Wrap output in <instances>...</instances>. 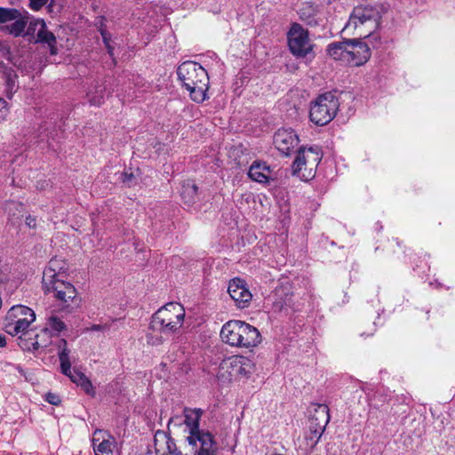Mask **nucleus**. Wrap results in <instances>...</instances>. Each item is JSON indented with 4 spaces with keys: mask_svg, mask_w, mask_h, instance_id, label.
<instances>
[{
    "mask_svg": "<svg viewBox=\"0 0 455 455\" xmlns=\"http://www.w3.org/2000/svg\"><path fill=\"white\" fill-rule=\"evenodd\" d=\"M322 433L319 430H311L308 428V431L305 433V440L307 442V447L314 448L319 442Z\"/></svg>",
    "mask_w": 455,
    "mask_h": 455,
    "instance_id": "obj_30",
    "label": "nucleus"
},
{
    "mask_svg": "<svg viewBox=\"0 0 455 455\" xmlns=\"http://www.w3.org/2000/svg\"><path fill=\"white\" fill-rule=\"evenodd\" d=\"M270 173V168L265 163L254 162L248 172V176L259 183H267Z\"/></svg>",
    "mask_w": 455,
    "mask_h": 455,
    "instance_id": "obj_23",
    "label": "nucleus"
},
{
    "mask_svg": "<svg viewBox=\"0 0 455 455\" xmlns=\"http://www.w3.org/2000/svg\"><path fill=\"white\" fill-rule=\"evenodd\" d=\"M36 321L35 311L24 305L12 306L2 321L3 330L9 335L18 336L28 332L31 324Z\"/></svg>",
    "mask_w": 455,
    "mask_h": 455,
    "instance_id": "obj_7",
    "label": "nucleus"
},
{
    "mask_svg": "<svg viewBox=\"0 0 455 455\" xmlns=\"http://www.w3.org/2000/svg\"><path fill=\"white\" fill-rule=\"evenodd\" d=\"M65 272V263L56 258L52 259L43 273V285L51 284L57 280H63L61 277Z\"/></svg>",
    "mask_w": 455,
    "mask_h": 455,
    "instance_id": "obj_20",
    "label": "nucleus"
},
{
    "mask_svg": "<svg viewBox=\"0 0 455 455\" xmlns=\"http://www.w3.org/2000/svg\"><path fill=\"white\" fill-rule=\"evenodd\" d=\"M109 326L108 324H93L90 328L91 331H100L108 330Z\"/></svg>",
    "mask_w": 455,
    "mask_h": 455,
    "instance_id": "obj_40",
    "label": "nucleus"
},
{
    "mask_svg": "<svg viewBox=\"0 0 455 455\" xmlns=\"http://www.w3.org/2000/svg\"><path fill=\"white\" fill-rule=\"evenodd\" d=\"M29 14L26 11L16 8L0 7V24L12 21L11 24L1 26L0 31L14 37L23 36L28 23Z\"/></svg>",
    "mask_w": 455,
    "mask_h": 455,
    "instance_id": "obj_10",
    "label": "nucleus"
},
{
    "mask_svg": "<svg viewBox=\"0 0 455 455\" xmlns=\"http://www.w3.org/2000/svg\"><path fill=\"white\" fill-rule=\"evenodd\" d=\"M67 329L66 323L54 314H52L45 319L43 332L51 337L58 336L62 331Z\"/></svg>",
    "mask_w": 455,
    "mask_h": 455,
    "instance_id": "obj_24",
    "label": "nucleus"
},
{
    "mask_svg": "<svg viewBox=\"0 0 455 455\" xmlns=\"http://www.w3.org/2000/svg\"><path fill=\"white\" fill-rule=\"evenodd\" d=\"M288 45L292 54L298 57L306 56L312 50L307 30L298 23L292 24L288 32Z\"/></svg>",
    "mask_w": 455,
    "mask_h": 455,
    "instance_id": "obj_11",
    "label": "nucleus"
},
{
    "mask_svg": "<svg viewBox=\"0 0 455 455\" xmlns=\"http://www.w3.org/2000/svg\"><path fill=\"white\" fill-rule=\"evenodd\" d=\"M339 107V102L334 93L325 92L319 95L311 103L309 111L311 122L320 126L329 124L337 115Z\"/></svg>",
    "mask_w": 455,
    "mask_h": 455,
    "instance_id": "obj_8",
    "label": "nucleus"
},
{
    "mask_svg": "<svg viewBox=\"0 0 455 455\" xmlns=\"http://www.w3.org/2000/svg\"><path fill=\"white\" fill-rule=\"evenodd\" d=\"M20 347L23 349V350H28V351H36L41 346L39 344V342L37 340L34 341L31 343V345H28V344H20Z\"/></svg>",
    "mask_w": 455,
    "mask_h": 455,
    "instance_id": "obj_38",
    "label": "nucleus"
},
{
    "mask_svg": "<svg viewBox=\"0 0 455 455\" xmlns=\"http://www.w3.org/2000/svg\"><path fill=\"white\" fill-rule=\"evenodd\" d=\"M291 297L292 292L291 291V285L286 283L277 286L268 297L267 300L271 302L273 311L281 312L291 307Z\"/></svg>",
    "mask_w": 455,
    "mask_h": 455,
    "instance_id": "obj_15",
    "label": "nucleus"
},
{
    "mask_svg": "<svg viewBox=\"0 0 455 455\" xmlns=\"http://www.w3.org/2000/svg\"><path fill=\"white\" fill-rule=\"evenodd\" d=\"M314 411L310 415V419L318 423V425L326 427L330 421L329 408L326 404L314 403Z\"/></svg>",
    "mask_w": 455,
    "mask_h": 455,
    "instance_id": "obj_26",
    "label": "nucleus"
},
{
    "mask_svg": "<svg viewBox=\"0 0 455 455\" xmlns=\"http://www.w3.org/2000/svg\"><path fill=\"white\" fill-rule=\"evenodd\" d=\"M40 25V28L37 32L36 42L46 44L49 47L51 55H56L58 53L57 40L52 32L49 31L46 28V24L44 20H37L34 23H30L31 26Z\"/></svg>",
    "mask_w": 455,
    "mask_h": 455,
    "instance_id": "obj_21",
    "label": "nucleus"
},
{
    "mask_svg": "<svg viewBox=\"0 0 455 455\" xmlns=\"http://www.w3.org/2000/svg\"><path fill=\"white\" fill-rule=\"evenodd\" d=\"M177 75L193 101L202 103L207 99L209 76L201 65L195 61H185L179 66Z\"/></svg>",
    "mask_w": 455,
    "mask_h": 455,
    "instance_id": "obj_1",
    "label": "nucleus"
},
{
    "mask_svg": "<svg viewBox=\"0 0 455 455\" xmlns=\"http://www.w3.org/2000/svg\"><path fill=\"white\" fill-rule=\"evenodd\" d=\"M9 112L8 102L4 98H0V123L6 119Z\"/></svg>",
    "mask_w": 455,
    "mask_h": 455,
    "instance_id": "obj_33",
    "label": "nucleus"
},
{
    "mask_svg": "<svg viewBox=\"0 0 455 455\" xmlns=\"http://www.w3.org/2000/svg\"><path fill=\"white\" fill-rule=\"evenodd\" d=\"M4 209L8 216L12 218V220H14L20 219L24 211V206L19 202L10 201L5 204Z\"/></svg>",
    "mask_w": 455,
    "mask_h": 455,
    "instance_id": "obj_29",
    "label": "nucleus"
},
{
    "mask_svg": "<svg viewBox=\"0 0 455 455\" xmlns=\"http://www.w3.org/2000/svg\"><path fill=\"white\" fill-rule=\"evenodd\" d=\"M322 157L323 154L318 147L299 148L292 164L293 174L306 180L313 179Z\"/></svg>",
    "mask_w": 455,
    "mask_h": 455,
    "instance_id": "obj_9",
    "label": "nucleus"
},
{
    "mask_svg": "<svg viewBox=\"0 0 455 455\" xmlns=\"http://www.w3.org/2000/svg\"><path fill=\"white\" fill-rule=\"evenodd\" d=\"M363 37L347 39L329 44L328 54L335 60L358 67L363 65L371 57L369 45L362 41Z\"/></svg>",
    "mask_w": 455,
    "mask_h": 455,
    "instance_id": "obj_2",
    "label": "nucleus"
},
{
    "mask_svg": "<svg viewBox=\"0 0 455 455\" xmlns=\"http://www.w3.org/2000/svg\"><path fill=\"white\" fill-rule=\"evenodd\" d=\"M102 434L101 431L95 432L94 437L92 438V446L96 455H117L118 452L116 449V442L111 435H108V438H103L100 441L97 435Z\"/></svg>",
    "mask_w": 455,
    "mask_h": 455,
    "instance_id": "obj_22",
    "label": "nucleus"
},
{
    "mask_svg": "<svg viewBox=\"0 0 455 455\" xmlns=\"http://www.w3.org/2000/svg\"><path fill=\"white\" fill-rule=\"evenodd\" d=\"M274 144L279 152L289 156L299 144V137L292 129L281 128L274 135Z\"/></svg>",
    "mask_w": 455,
    "mask_h": 455,
    "instance_id": "obj_14",
    "label": "nucleus"
},
{
    "mask_svg": "<svg viewBox=\"0 0 455 455\" xmlns=\"http://www.w3.org/2000/svg\"><path fill=\"white\" fill-rule=\"evenodd\" d=\"M156 455H182L174 439L166 432L157 430L154 436Z\"/></svg>",
    "mask_w": 455,
    "mask_h": 455,
    "instance_id": "obj_17",
    "label": "nucleus"
},
{
    "mask_svg": "<svg viewBox=\"0 0 455 455\" xmlns=\"http://www.w3.org/2000/svg\"><path fill=\"white\" fill-rule=\"evenodd\" d=\"M26 225L28 227H29V228H36V218H34L32 216L27 217V219H26Z\"/></svg>",
    "mask_w": 455,
    "mask_h": 455,
    "instance_id": "obj_41",
    "label": "nucleus"
},
{
    "mask_svg": "<svg viewBox=\"0 0 455 455\" xmlns=\"http://www.w3.org/2000/svg\"><path fill=\"white\" fill-rule=\"evenodd\" d=\"M106 87L103 83L96 82L90 87L87 92V98L91 105L100 106L104 101Z\"/></svg>",
    "mask_w": 455,
    "mask_h": 455,
    "instance_id": "obj_25",
    "label": "nucleus"
},
{
    "mask_svg": "<svg viewBox=\"0 0 455 455\" xmlns=\"http://www.w3.org/2000/svg\"><path fill=\"white\" fill-rule=\"evenodd\" d=\"M380 20L379 6H357L350 14L344 30L358 37L367 38L378 29Z\"/></svg>",
    "mask_w": 455,
    "mask_h": 455,
    "instance_id": "obj_3",
    "label": "nucleus"
},
{
    "mask_svg": "<svg viewBox=\"0 0 455 455\" xmlns=\"http://www.w3.org/2000/svg\"><path fill=\"white\" fill-rule=\"evenodd\" d=\"M184 318L185 309L181 304L167 303L152 315L149 328L154 331L171 335L182 327Z\"/></svg>",
    "mask_w": 455,
    "mask_h": 455,
    "instance_id": "obj_5",
    "label": "nucleus"
},
{
    "mask_svg": "<svg viewBox=\"0 0 455 455\" xmlns=\"http://www.w3.org/2000/svg\"><path fill=\"white\" fill-rule=\"evenodd\" d=\"M6 346V338L4 334L0 333V347H4Z\"/></svg>",
    "mask_w": 455,
    "mask_h": 455,
    "instance_id": "obj_42",
    "label": "nucleus"
},
{
    "mask_svg": "<svg viewBox=\"0 0 455 455\" xmlns=\"http://www.w3.org/2000/svg\"><path fill=\"white\" fill-rule=\"evenodd\" d=\"M228 292L239 308L248 307L252 295L243 280L235 278L228 283Z\"/></svg>",
    "mask_w": 455,
    "mask_h": 455,
    "instance_id": "obj_12",
    "label": "nucleus"
},
{
    "mask_svg": "<svg viewBox=\"0 0 455 455\" xmlns=\"http://www.w3.org/2000/svg\"><path fill=\"white\" fill-rule=\"evenodd\" d=\"M58 356L60 362V371L61 373L69 372L70 359H69V349L68 348V343L65 339H61L58 343Z\"/></svg>",
    "mask_w": 455,
    "mask_h": 455,
    "instance_id": "obj_27",
    "label": "nucleus"
},
{
    "mask_svg": "<svg viewBox=\"0 0 455 455\" xmlns=\"http://www.w3.org/2000/svg\"><path fill=\"white\" fill-rule=\"evenodd\" d=\"M299 19L310 27L320 26L324 20V15L319 5L304 2L298 10Z\"/></svg>",
    "mask_w": 455,
    "mask_h": 455,
    "instance_id": "obj_16",
    "label": "nucleus"
},
{
    "mask_svg": "<svg viewBox=\"0 0 455 455\" xmlns=\"http://www.w3.org/2000/svg\"><path fill=\"white\" fill-rule=\"evenodd\" d=\"M64 375H66L67 377H68L70 379V380L76 384L78 387L81 385V382H83L84 380H85V379L87 378L83 372L74 369L72 370L71 369V365L69 366V372L67 371V373H63Z\"/></svg>",
    "mask_w": 455,
    "mask_h": 455,
    "instance_id": "obj_31",
    "label": "nucleus"
},
{
    "mask_svg": "<svg viewBox=\"0 0 455 455\" xmlns=\"http://www.w3.org/2000/svg\"><path fill=\"white\" fill-rule=\"evenodd\" d=\"M45 293H53L55 299L54 312L68 315L79 307L80 299L75 286L64 280H57L51 284L43 285Z\"/></svg>",
    "mask_w": 455,
    "mask_h": 455,
    "instance_id": "obj_6",
    "label": "nucleus"
},
{
    "mask_svg": "<svg viewBox=\"0 0 455 455\" xmlns=\"http://www.w3.org/2000/svg\"><path fill=\"white\" fill-rule=\"evenodd\" d=\"M100 34L102 36V39L106 45V48L108 49V52L112 57L114 54L113 53L114 48L110 44V35L106 30H103V29L100 30Z\"/></svg>",
    "mask_w": 455,
    "mask_h": 455,
    "instance_id": "obj_34",
    "label": "nucleus"
},
{
    "mask_svg": "<svg viewBox=\"0 0 455 455\" xmlns=\"http://www.w3.org/2000/svg\"><path fill=\"white\" fill-rule=\"evenodd\" d=\"M202 414L203 411L201 409H184V424L188 429L187 442H194L195 438H198L196 435L204 431L199 428Z\"/></svg>",
    "mask_w": 455,
    "mask_h": 455,
    "instance_id": "obj_19",
    "label": "nucleus"
},
{
    "mask_svg": "<svg viewBox=\"0 0 455 455\" xmlns=\"http://www.w3.org/2000/svg\"><path fill=\"white\" fill-rule=\"evenodd\" d=\"M121 175L123 182L128 187H132L136 183V178L132 172H123Z\"/></svg>",
    "mask_w": 455,
    "mask_h": 455,
    "instance_id": "obj_35",
    "label": "nucleus"
},
{
    "mask_svg": "<svg viewBox=\"0 0 455 455\" xmlns=\"http://www.w3.org/2000/svg\"><path fill=\"white\" fill-rule=\"evenodd\" d=\"M48 0H29V7L33 11H39Z\"/></svg>",
    "mask_w": 455,
    "mask_h": 455,
    "instance_id": "obj_37",
    "label": "nucleus"
},
{
    "mask_svg": "<svg viewBox=\"0 0 455 455\" xmlns=\"http://www.w3.org/2000/svg\"><path fill=\"white\" fill-rule=\"evenodd\" d=\"M226 368L233 378L248 377L252 371L251 361L243 355H234L225 361Z\"/></svg>",
    "mask_w": 455,
    "mask_h": 455,
    "instance_id": "obj_18",
    "label": "nucleus"
},
{
    "mask_svg": "<svg viewBox=\"0 0 455 455\" xmlns=\"http://www.w3.org/2000/svg\"><path fill=\"white\" fill-rule=\"evenodd\" d=\"M197 186L192 180H186L182 184L180 196L187 204H191L196 202L197 197Z\"/></svg>",
    "mask_w": 455,
    "mask_h": 455,
    "instance_id": "obj_28",
    "label": "nucleus"
},
{
    "mask_svg": "<svg viewBox=\"0 0 455 455\" xmlns=\"http://www.w3.org/2000/svg\"><path fill=\"white\" fill-rule=\"evenodd\" d=\"M45 400L52 405H59L61 402L60 396L53 393H47L45 395Z\"/></svg>",
    "mask_w": 455,
    "mask_h": 455,
    "instance_id": "obj_36",
    "label": "nucleus"
},
{
    "mask_svg": "<svg viewBox=\"0 0 455 455\" xmlns=\"http://www.w3.org/2000/svg\"><path fill=\"white\" fill-rule=\"evenodd\" d=\"M151 343H152L153 345H155V344H160V343H162V339H157V343H156V342H151Z\"/></svg>",
    "mask_w": 455,
    "mask_h": 455,
    "instance_id": "obj_43",
    "label": "nucleus"
},
{
    "mask_svg": "<svg viewBox=\"0 0 455 455\" xmlns=\"http://www.w3.org/2000/svg\"><path fill=\"white\" fill-rule=\"evenodd\" d=\"M325 427H323L321 425H318V423L313 421L312 419H309V426H308V428L311 429V430H319L320 433L323 434L324 430H325Z\"/></svg>",
    "mask_w": 455,
    "mask_h": 455,
    "instance_id": "obj_39",
    "label": "nucleus"
},
{
    "mask_svg": "<svg viewBox=\"0 0 455 455\" xmlns=\"http://www.w3.org/2000/svg\"><path fill=\"white\" fill-rule=\"evenodd\" d=\"M220 338L232 347L249 348L260 343L258 329L240 320L227 322L221 328Z\"/></svg>",
    "mask_w": 455,
    "mask_h": 455,
    "instance_id": "obj_4",
    "label": "nucleus"
},
{
    "mask_svg": "<svg viewBox=\"0 0 455 455\" xmlns=\"http://www.w3.org/2000/svg\"><path fill=\"white\" fill-rule=\"evenodd\" d=\"M196 435L198 438H195L194 442H188L195 455H217L218 443L212 434L203 431Z\"/></svg>",
    "mask_w": 455,
    "mask_h": 455,
    "instance_id": "obj_13",
    "label": "nucleus"
},
{
    "mask_svg": "<svg viewBox=\"0 0 455 455\" xmlns=\"http://www.w3.org/2000/svg\"><path fill=\"white\" fill-rule=\"evenodd\" d=\"M79 387L86 395L92 397L95 395V389L88 378H86L85 380L81 382V385Z\"/></svg>",
    "mask_w": 455,
    "mask_h": 455,
    "instance_id": "obj_32",
    "label": "nucleus"
}]
</instances>
